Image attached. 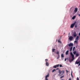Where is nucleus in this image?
Returning <instances> with one entry per match:
<instances>
[{"label":"nucleus","mask_w":80,"mask_h":80,"mask_svg":"<svg viewBox=\"0 0 80 80\" xmlns=\"http://www.w3.org/2000/svg\"><path fill=\"white\" fill-rule=\"evenodd\" d=\"M58 73H59L58 74L59 76V77H61V76H62V75H63L64 74V72L63 70L61 71L60 70H59Z\"/></svg>","instance_id":"f257e3e1"},{"label":"nucleus","mask_w":80,"mask_h":80,"mask_svg":"<svg viewBox=\"0 0 80 80\" xmlns=\"http://www.w3.org/2000/svg\"><path fill=\"white\" fill-rule=\"evenodd\" d=\"M76 23H77V22H75L71 24L70 26V28H73L74 26H75V25L76 24Z\"/></svg>","instance_id":"f03ea898"},{"label":"nucleus","mask_w":80,"mask_h":80,"mask_svg":"<svg viewBox=\"0 0 80 80\" xmlns=\"http://www.w3.org/2000/svg\"><path fill=\"white\" fill-rule=\"evenodd\" d=\"M70 55L72 57V61H73V60L75 59V58H74V55H73V53H72V52L70 53Z\"/></svg>","instance_id":"7ed1b4c3"},{"label":"nucleus","mask_w":80,"mask_h":80,"mask_svg":"<svg viewBox=\"0 0 80 80\" xmlns=\"http://www.w3.org/2000/svg\"><path fill=\"white\" fill-rule=\"evenodd\" d=\"M73 37L72 36H70L69 38V39L70 41H72V40H73Z\"/></svg>","instance_id":"20e7f679"},{"label":"nucleus","mask_w":80,"mask_h":80,"mask_svg":"<svg viewBox=\"0 0 80 80\" xmlns=\"http://www.w3.org/2000/svg\"><path fill=\"white\" fill-rule=\"evenodd\" d=\"M77 35V33H76V32H74L73 34L72 35V36H73L74 37H76Z\"/></svg>","instance_id":"39448f33"},{"label":"nucleus","mask_w":80,"mask_h":80,"mask_svg":"<svg viewBox=\"0 0 80 80\" xmlns=\"http://www.w3.org/2000/svg\"><path fill=\"white\" fill-rule=\"evenodd\" d=\"M45 61H46V65L47 66H48L49 65V64L48 63V62H47V61H48V59H45Z\"/></svg>","instance_id":"423d86ee"},{"label":"nucleus","mask_w":80,"mask_h":80,"mask_svg":"<svg viewBox=\"0 0 80 80\" xmlns=\"http://www.w3.org/2000/svg\"><path fill=\"white\" fill-rule=\"evenodd\" d=\"M68 45L69 47H73V43H70Z\"/></svg>","instance_id":"0eeeda50"},{"label":"nucleus","mask_w":80,"mask_h":80,"mask_svg":"<svg viewBox=\"0 0 80 80\" xmlns=\"http://www.w3.org/2000/svg\"><path fill=\"white\" fill-rule=\"evenodd\" d=\"M59 67V64H58L54 66L53 67V68H57V67Z\"/></svg>","instance_id":"6e6552de"},{"label":"nucleus","mask_w":80,"mask_h":80,"mask_svg":"<svg viewBox=\"0 0 80 80\" xmlns=\"http://www.w3.org/2000/svg\"><path fill=\"white\" fill-rule=\"evenodd\" d=\"M78 11V9L77 8H76L74 11V12H75V13H76V12H77Z\"/></svg>","instance_id":"1a4fd4ad"},{"label":"nucleus","mask_w":80,"mask_h":80,"mask_svg":"<svg viewBox=\"0 0 80 80\" xmlns=\"http://www.w3.org/2000/svg\"><path fill=\"white\" fill-rule=\"evenodd\" d=\"M78 38H79V36H78L76 37L75 40H78Z\"/></svg>","instance_id":"9d476101"},{"label":"nucleus","mask_w":80,"mask_h":80,"mask_svg":"<svg viewBox=\"0 0 80 80\" xmlns=\"http://www.w3.org/2000/svg\"><path fill=\"white\" fill-rule=\"evenodd\" d=\"M80 63V61H79L78 62H77V61H76L75 62V64H79V63Z\"/></svg>","instance_id":"9b49d317"},{"label":"nucleus","mask_w":80,"mask_h":80,"mask_svg":"<svg viewBox=\"0 0 80 80\" xmlns=\"http://www.w3.org/2000/svg\"><path fill=\"white\" fill-rule=\"evenodd\" d=\"M47 77H49V75L48 74L46 76L45 78H47Z\"/></svg>","instance_id":"f8f14e48"},{"label":"nucleus","mask_w":80,"mask_h":80,"mask_svg":"<svg viewBox=\"0 0 80 80\" xmlns=\"http://www.w3.org/2000/svg\"><path fill=\"white\" fill-rule=\"evenodd\" d=\"M79 56V54L76 53V57H78Z\"/></svg>","instance_id":"ddd939ff"},{"label":"nucleus","mask_w":80,"mask_h":80,"mask_svg":"<svg viewBox=\"0 0 80 80\" xmlns=\"http://www.w3.org/2000/svg\"><path fill=\"white\" fill-rule=\"evenodd\" d=\"M56 53H57V54L58 55H60V54H59V52L58 51H57V52H56Z\"/></svg>","instance_id":"4468645a"},{"label":"nucleus","mask_w":80,"mask_h":80,"mask_svg":"<svg viewBox=\"0 0 80 80\" xmlns=\"http://www.w3.org/2000/svg\"><path fill=\"white\" fill-rule=\"evenodd\" d=\"M68 51H67L66 52V55H68Z\"/></svg>","instance_id":"2eb2a0df"},{"label":"nucleus","mask_w":80,"mask_h":80,"mask_svg":"<svg viewBox=\"0 0 80 80\" xmlns=\"http://www.w3.org/2000/svg\"><path fill=\"white\" fill-rule=\"evenodd\" d=\"M76 52H77L76 51H75L74 52H73V54H74V55H75V54H76Z\"/></svg>","instance_id":"dca6fc26"},{"label":"nucleus","mask_w":80,"mask_h":80,"mask_svg":"<svg viewBox=\"0 0 80 80\" xmlns=\"http://www.w3.org/2000/svg\"><path fill=\"white\" fill-rule=\"evenodd\" d=\"M61 57L63 58L64 57V56L63 55V54H62L61 55Z\"/></svg>","instance_id":"f3484780"},{"label":"nucleus","mask_w":80,"mask_h":80,"mask_svg":"<svg viewBox=\"0 0 80 80\" xmlns=\"http://www.w3.org/2000/svg\"><path fill=\"white\" fill-rule=\"evenodd\" d=\"M75 17H75V16H73V17L72 18V19H73V20H74V19H75Z\"/></svg>","instance_id":"a211bd4d"},{"label":"nucleus","mask_w":80,"mask_h":80,"mask_svg":"<svg viewBox=\"0 0 80 80\" xmlns=\"http://www.w3.org/2000/svg\"><path fill=\"white\" fill-rule=\"evenodd\" d=\"M74 43H77L78 42V41L77 40H76L74 42Z\"/></svg>","instance_id":"6ab92c4d"},{"label":"nucleus","mask_w":80,"mask_h":80,"mask_svg":"<svg viewBox=\"0 0 80 80\" xmlns=\"http://www.w3.org/2000/svg\"><path fill=\"white\" fill-rule=\"evenodd\" d=\"M72 48H73V47H71L70 48V52H72Z\"/></svg>","instance_id":"aec40b11"},{"label":"nucleus","mask_w":80,"mask_h":80,"mask_svg":"<svg viewBox=\"0 0 80 80\" xmlns=\"http://www.w3.org/2000/svg\"><path fill=\"white\" fill-rule=\"evenodd\" d=\"M60 58V55H59L58 56V57H57V59H58Z\"/></svg>","instance_id":"412c9836"},{"label":"nucleus","mask_w":80,"mask_h":80,"mask_svg":"<svg viewBox=\"0 0 80 80\" xmlns=\"http://www.w3.org/2000/svg\"><path fill=\"white\" fill-rule=\"evenodd\" d=\"M75 47H74L72 49V52H73L75 50Z\"/></svg>","instance_id":"4be33fe9"},{"label":"nucleus","mask_w":80,"mask_h":80,"mask_svg":"<svg viewBox=\"0 0 80 80\" xmlns=\"http://www.w3.org/2000/svg\"><path fill=\"white\" fill-rule=\"evenodd\" d=\"M55 71H56V69H54L52 71V72H53Z\"/></svg>","instance_id":"5701e85b"},{"label":"nucleus","mask_w":80,"mask_h":80,"mask_svg":"<svg viewBox=\"0 0 80 80\" xmlns=\"http://www.w3.org/2000/svg\"><path fill=\"white\" fill-rule=\"evenodd\" d=\"M58 43H62V42H61V41L60 40H58Z\"/></svg>","instance_id":"b1692460"},{"label":"nucleus","mask_w":80,"mask_h":80,"mask_svg":"<svg viewBox=\"0 0 80 80\" xmlns=\"http://www.w3.org/2000/svg\"><path fill=\"white\" fill-rule=\"evenodd\" d=\"M55 49H52V52H55Z\"/></svg>","instance_id":"393cba45"},{"label":"nucleus","mask_w":80,"mask_h":80,"mask_svg":"<svg viewBox=\"0 0 80 80\" xmlns=\"http://www.w3.org/2000/svg\"><path fill=\"white\" fill-rule=\"evenodd\" d=\"M63 77H64V75L62 76L60 78H63Z\"/></svg>","instance_id":"a878e982"},{"label":"nucleus","mask_w":80,"mask_h":80,"mask_svg":"<svg viewBox=\"0 0 80 80\" xmlns=\"http://www.w3.org/2000/svg\"><path fill=\"white\" fill-rule=\"evenodd\" d=\"M59 67H62V65H59Z\"/></svg>","instance_id":"bb28decb"},{"label":"nucleus","mask_w":80,"mask_h":80,"mask_svg":"<svg viewBox=\"0 0 80 80\" xmlns=\"http://www.w3.org/2000/svg\"><path fill=\"white\" fill-rule=\"evenodd\" d=\"M77 25H75V28H77Z\"/></svg>","instance_id":"cd10ccee"},{"label":"nucleus","mask_w":80,"mask_h":80,"mask_svg":"<svg viewBox=\"0 0 80 80\" xmlns=\"http://www.w3.org/2000/svg\"><path fill=\"white\" fill-rule=\"evenodd\" d=\"M77 80H79V78H77Z\"/></svg>","instance_id":"c85d7f7f"},{"label":"nucleus","mask_w":80,"mask_h":80,"mask_svg":"<svg viewBox=\"0 0 80 80\" xmlns=\"http://www.w3.org/2000/svg\"><path fill=\"white\" fill-rule=\"evenodd\" d=\"M66 60H67V59L66 58H65V61L66 62Z\"/></svg>","instance_id":"c756f323"},{"label":"nucleus","mask_w":80,"mask_h":80,"mask_svg":"<svg viewBox=\"0 0 80 80\" xmlns=\"http://www.w3.org/2000/svg\"><path fill=\"white\" fill-rule=\"evenodd\" d=\"M45 80H48L47 78H45Z\"/></svg>","instance_id":"7c9ffc66"},{"label":"nucleus","mask_w":80,"mask_h":80,"mask_svg":"<svg viewBox=\"0 0 80 80\" xmlns=\"http://www.w3.org/2000/svg\"><path fill=\"white\" fill-rule=\"evenodd\" d=\"M67 73L68 72H69L68 71H67V70H66Z\"/></svg>","instance_id":"2f4dec72"},{"label":"nucleus","mask_w":80,"mask_h":80,"mask_svg":"<svg viewBox=\"0 0 80 80\" xmlns=\"http://www.w3.org/2000/svg\"><path fill=\"white\" fill-rule=\"evenodd\" d=\"M79 64L78 66H80V62H79Z\"/></svg>","instance_id":"473e14b6"},{"label":"nucleus","mask_w":80,"mask_h":80,"mask_svg":"<svg viewBox=\"0 0 80 80\" xmlns=\"http://www.w3.org/2000/svg\"><path fill=\"white\" fill-rule=\"evenodd\" d=\"M56 70H60V69H59V68H57L56 69Z\"/></svg>","instance_id":"72a5a7b5"},{"label":"nucleus","mask_w":80,"mask_h":80,"mask_svg":"<svg viewBox=\"0 0 80 80\" xmlns=\"http://www.w3.org/2000/svg\"><path fill=\"white\" fill-rule=\"evenodd\" d=\"M68 80H72V79L71 78H69Z\"/></svg>","instance_id":"f704fd0d"},{"label":"nucleus","mask_w":80,"mask_h":80,"mask_svg":"<svg viewBox=\"0 0 80 80\" xmlns=\"http://www.w3.org/2000/svg\"><path fill=\"white\" fill-rule=\"evenodd\" d=\"M78 35H79V36H80V32L79 33Z\"/></svg>","instance_id":"c9c22d12"},{"label":"nucleus","mask_w":80,"mask_h":80,"mask_svg":"<svg viewBox=\"0 0 80 80\" xmlns=\"http://www.w3.org/2000/svg\"><path fill=\"white\" fill-rule=\"evenodd\" d=\"M78 16H79V17H80V14H79L78 15Z\"/></svg>","instance_id":"e433bc0d"},{"label":"nucleus","mask_w":80,"mask_h":80,"mask_svg":"<svg viewBox=\"0 0 80 80\" xmlns=\"http://www.w3.org/2000/svg\"><path fill=\"white\" fill-rule=\"evenodd\" d=\"M71 75L72 76V73H71Z\"/></svg>","instance_id":"4c0bfd02"}]
</instances>
